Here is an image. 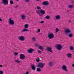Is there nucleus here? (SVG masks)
Segmentation results:
<instances>
[{"instance_id": "nucleus-17", "label": "nucleus", "mask_w": 74, "mask_h": 74, "mask_svg": "<svg viewBox=\"0 0 74 74\" xmlns=\"http://www.w3.org/2000/svg\"><path fill=\"white\" fill-rule=\"evenodd\" d=\"M55 18L56 19H59L60 18V17L59 15H57L56 16Z\"/></svg>"}, {"instance_id": "nucleus-32", "label": "nucleus", "mask_w": 74, "mask_h": 74, "mask_svg": "<svg viewBox=\"0 0 74 74\" xmlns=\"http://www.w3.org/2000/svg\"><path fill=\"white\" fill-rule=\"evenodd\" d=\"M14 55L15 56H17V55H18V52H16L14 53Z\"/></svg>"}, {"instance_id": "nucleus-33", "label": "nucleus", "mask_w": 74, "mask_h": 74, "mask_svg": "<svg viewBox=\"0 0 74 74\" xmlns=\"http://www.w3.org/2000/svg\"><path fill=\"white\" fill-rule=\"evenodd\" d=\"M56 32H59V29L56 28Z\"/></svg>"}, {"instance_id": "nucleus-19", "label": "nucleus", "mask_w": 74, "mask_h": 74, "mask_svg": "<svg viewBox=\"0 0 74 74\" xmlns=\"http://www.w3.org/2000/svg\"><path fill=\"white\" fill-rule=\"evenodd\" d=\"M29 31V30L27 29H23L21 31L22 32H27Z\"/></svg>"}, {"instance_id": "nucleus-49", "label": "nucleus", "mask_w": 74, "mask_h": 74, "mask_svg": "<svg viewBox=\"0 0 74 74\" xmlns=\"http://www.w3.org/2000/svg\"><path fill=\"white\" fill-rule=\"evenodd\" d=\"M16 1H18V0H16Z\"/></svg>"}, {"instance_id": "nucleus-8", "label": "nucleus", "mask_w": 74, "mask_h": 74, "mask_svg": "<svg viewBox=\"0 0 74 74\" xmlns=\"http://www.w3.org/2000/svg\"><path fill=\"white\" fill-rule=\"evenodd\" d=\"M62 69L66 71H68V70H67V66L65 65H63L62 66Z\"/></svg>"}, {"instance_id": "nucleus-42", "label": "nucleus", "mask_w": 74, "mask_h": 74, "mask_svg": "<svg viewBox=\"0 0 74 74\" xmlns=\"http://www.w3.org/2000/svg\"><path fill=\"white\" fill-rule=\"evenodd\" d=\"M36 47H38V44H36Z\"/></svg>"}, {"instance_id": "nucleus-13", "label": "nucleus", "mask_w": 74, "mask_h": 74, "mask_svg": "<svg viewBox=\"0 0 74 74\" xmlns=\"http://www.w3.org/2000/svg\"><path fill=\"white\" fill-rule=\"evenodd\" d=\"M21 18L22 19H25L26 18V16L25 14H23L21 15Z\"/></svg>"}, {"instance_id": "nucleus-40", "label": "nucleus", "mask_w": 74, "mask_h": 74, "mask_svg": "<svg viewBox=\"0 0 74 74\" xmlns=\"http://www.w3.org/2000/svg\"><path fill=\"white\" fill-rule=\"evenodd\" d=\"M44 21H42L40 22V23H44Z\"/></svg>"}, {"instance_id": "nucleus-47", "label": "nucleus", "mask_w": 74, "mask_h": 74, "mask_svg": "<svg viewBox=\"0 0 74 74\" xmlns=\"http://www.w3.org/2000/svg\"><path fill=\"white\" fill-rule=\"evenodd\" d=\"M66 12H69V11H66Z\"/></svg>"}, {"instance_id": "nucleus-1", "label": "nucleus", "mask_w": 74, "mask_h": 74, "mask_svg": "<svg viewBox=\"0 0 74 74\" xmlns=\"http://www.w3.org/2000/svg\"><path fill=\"white\" fill-rule=\"evenodd\" d=\"M45 66V63H39L37 66L40 68H42Z\"/></svg>"}, {"instance_id": "nucleus-45", "label": "nucleus", "mask_w": 74, "mask_h": 74, "mask_svg": "<svg viewBox=\"0 0 74 74\" xmlns=\"http://www.w3.org/2000/svg\"><path fill=\"white\" fill-rule=\"evenodd\" d=\"M0 21H2V19H1V18H0Z\"/></svg>"}, {"instance_id": "nucleus-9", "label": "nucleus", "mask_w": 74, "mask_h": 74, "mask_svg": "<svg viewBox=\"0 0 74 74\" xmlns=\"http://www.w3.org/2000/svg\"><path fill=\"white\" fill-rule=\"evenodd\" d=\"M42 4L44 5H49V2L47 1H44L43 2Z\"/></svg>"}, {"instance_id": "nucleus-25", "label": "nucleus", "mask_w": 74, "mask_h": 74, "mask_svg": "<svg viewBox=\"0 0 74 74\" xmlns=\"http://www.w3.org/2000/svg\"><path fill=\"white\" fill-rule=\"evenodd\" d=\"M32 40L35 41H36V38L34 37H33L32 38Z\"/></svg>"}, {"instance_id": "nucleus-20", "label": "nucleus", "mask_w": 74, "mask_h": 74, "mask_svg": "<svg viewBox=\"0 0 74 74\" xmlns=\"http://www.w3.org/2000/svg\"><path fill=\"white\" fill-rule=\"evenodd\" d=\"M32 70H36V67H35V66L33 65H32Z\"/></svg>"}, {"instance_id": "nucleus-12", "label": "nucleus", "mask_w": 74, "mask_h": 74, "mask_svg": "<svg viewBox=\"0 0 74 74\" xmlns=\"http://www.w3.org/2000/svg\"><path fill=\"white\" fill-rule=\"evenodd\" d=\"M67 56L68 58H71V57H72V54L71 53H69L67 54Z\"/></svg>"}, {"instance_id": "nucleus-10", "label": "nucleus", "mask_w": 74, "mask_h": 74, "mask_svg": "<svg viewBox=\"0 0 74 74\" xmlns=\"http://www.w3.org/2000/svg\"><path fill=\"white\" fill-rule=\"evenodd\" d=\"M33 51H34V49H30L28 50V52L30 53H32Z\"/></svg>"}, {"instance_id": "nucleus-7", "label": "nucleus", "mask_w": 74, "mask_h": 74, "mask_svg": "<svg viewBox=\"0 0 74 74\" xmlns=\"http://www.w3.org/2000/svg\"><path fill=\"white\" fill-rule=\"evenodd\" d=\"M25 58V56L23 54H20V58L22 60H23Z\"/></svg>"}, {"instance_id": "nucleus-6", "label": "nucleus", "mask_w": 74, "mask_h": 74, "mask_svg": "<svg viewBox=\"0 0 74 74\" xmlns=\"http://www.w3.org/2000/svg\"><path fill=\"white\" fill-rule=\"evenodd\" d=\"M56 48L58 50H60L62 48V45H57Z\"/></svg>"}, {"instance_id": "nucleus-4", "label": "nucleus", "mask_w": 74, "mask_h": 74, "mask_svg": "<svg viewBox=\"0 0 74 74\" xmlns=\"http://www.w3.org/2000/svg\"><path fill=\"white\" fill-rule=\"evenodd\" d=\"M2 3L5 5L8 4V0H2Z\"/></svg>"}, {"instance_id": "nucleus-14", "label": "nucleus", "mask_w": 74, "mask_h": 74, "mask_svg": "<svg viewBox=\"0 0 74 74\" xmlns=\"http://www.w3.org/2000/svg\"><path fill=\"white\" fill-rule=\"evenodd\" d=\"M40 13L42 14V15H44L45 14V11L42 10H40Z\"/></svg>"}, {"instance_id": "nucleus-41", "label": "nucleus", "mask_w": 74, "mask_h": 74, "mask_svg": "<svg viewBox=\"0 0 74 74\" xmlns=\"http://www.w3.org/2000/svg\"><path fill=\"white\" fill-rule=\"evenodd\" d=\"M3 67V65H0V67Z\"/></svg>"}, {"instance_id": "nucleus-39", "label": "nucleus", "mask_w": 74, "mask_h": 74, "mask_svg": "<svg viewBox=\"0 0 74 74\" xmlns=\"http://www.w3.org/2000/svg\"><path fill=\"white\" fill-rule=\"evenodd\" d=\"M26 2H29V0H25Z\"/></svg>"}, {"instance_id": "nucleus-2", "label": "nucleus", "mask_w": 74, "mask_h": 74, "mask_svg": "<svg viewBox=\"0 0 74 74\" xmlns=\"http://www.w3.org/2000/svg\"><path fill=\"white\" fill-rule=\"evenodd\" d=\"M9 22L10 25H14V21L12 19V18H10L9 20Z\"/></svg>"}, {"instance_id": "nucleus-5", "label": "nucleus", "mask_w": 74, "mask_h": 74, "mask_svg": "<svg viewBox=\"0 0 74 74\" xmlns=\"http://www.w3.org/2000/svg\"><path fill=\"white\" fill-rule=\"evenodd\" d=\"M54 34H49L48 35V38L49 39H52V38H53V37H54Z\"/></svg>"}, {"instance_id": "nucleus-28", "label": "nucleus", "mask_w": 74, "mask_h": 74, "mask_svg": "<svg viewBox=\"0 0 74 74\" xmlns=\"http://www.w3.org/2000/svg\"><path fill=\"white\" fill-rule=\"evenodd\" d=\"M37 71L39 72V71H41V69L40 68H37L36 70Z\"/></svg>"}, {"instance_id": "nucleus-3", "label": "nucleus", "mask_w": 74, "mask_h": 74, "mask_svg": "<svg viewBox=\"0 0 74 74\" xmlns=\"http://www.w3.org/2000/svg\"><path fill=\"white\" fill-rule=\"evenodd\" d=\"M18 39L20 41H23L25 40V37L23 36H21L18 37Z\"/></svg>"}, {"instance_id": "nucleus-22", "label": "nucleus", "mask_w": 74, "mask_h": 74, "mask_svg": "<svg viewBox=\"0 0 74 74\" xmlns=\"http://www.w3.org/2000/svg\"><path fill=\"white\" fill-rule=\"evenodd\" d=\"M39 49H41V50H42L43 48H42V46H39Z\"/></svg>"}, {"instance_id": "nucleus-27", "label": "nucleus", "mask_w": 74, "mask_h": 74, "mask_svg": "<svg viewBox=\"0 0 74 74\" xmlns=\"http://www.w3.org/2000/svg\"><path fill=\"white\" fill-rule=\"evenodd\" d=\"M50 18V17L49 16H47L46 17V18L47 19H49Z\"/></svg>"}, {"instance_id": "nucleus-46", "label": "nucleus", "mask_w": 74, "mask_h": 74, "mask_svg": "<svg viewBox=\"0 0 74 74\" xmlns=\"http://www.w3.org/2000/svg\"><path fill=\"white\" fill-rule=\"evenodd\" d=\"M50 52L51 53H52V51L50 50Z\"/></svg>"}, {"instance_id": "nucleus-11", "label": "nucleus", "mask_w": 74, "mask_h": 74, "mask_svg": "<svg viewBox=\"0 0 74 74\" xmlns=\"http://www.w3.org/2000/svg\"><path fill=\"white\" fill-rule=\"evenodd\" d=\"M65 33L67 34L68 33H71V31H70V29H66L65 30Z\"/></svg>"}, {"instance_id": "nucleus-24", "label": "nucleus", "mask_w": 74, "mask_h": 74, "mask_svg": "<svg viewBox=\"0 0 74 74\" xmlns=\"http://www.w3.org/2000/svg\"><path fill=\"white\" fill-rule=\"evenodd\" d=\"M73 7V5H69L68 7L69 8H72Z\"/></svg>"}, {"instance_id": "nucleus-35", "label": "nucleus", "mask_w": 74, "mask_h": 74, "mask_svg": "<svg viewBox=\"0 0 74 74\" xmlns=\"http://www.w3.org/2000/svg\"><path fill=\"white\" fill-rule=\"evenodd\" d=\"M52 65V62H50L49 64V65L51 66Z\"/></svg>"}, {"instance_id": "nucleus-36", "label": "nucleus", "mask_w": 74, "mask_h": 74, "mask_svg": "<svg viewBox=\"0 0 74 74\" xmlns=\"http://www.w3.org/2000/svg\"><path fill=\"white\" fill-rule=\"evenodd\" d=\"M38 53H41V51H40V50H38Z\"/></svg>"}, {"instance_id": "nucleus-37", "label": "nucleus", "mask_w": 74, "mask_h": 74, "mask_svg": "<svg viewBox=\"0 0 74 74\" xmlns=\"http://www.w3.org/2000/svg\"><path fill=\"white\" fill-rule=\"evenodd\" d=\"M3 71H0V74H3Z\"/></svg>"}, {"instance_id": "nucleus-48", "label": "nucleus", "mask_w": 74, "mask_h": 74, "mask_svg": "<svg viewBox=\"0 0 74 74\" xmlns=\"http://www.w3.org/2000/svg\"><path fill=\"white\" fill-rule=\"evenodd\" d=\"M36 0V1H39V0Z\"/></svg>"}, {"instance_id": "nucleus-34", "label": "nucleus", "mask_w": 74, "mask_h": 74, "mask_svg": "<svg viewBox=\"0 0 74 74\" xmlns=\"http://www.w3.org/2000/svg\"><path fill=\"white\" fill-rule=\"evenodd\" d=\"M10 4H13V1H10Z\"/></svg>"}, {"instance_id": "nucleus-15", "label": "nucleus", "mask_w": 74, "mask_h": 74, "mask_svg": "<svg viewBox=\"0 0 74 74\" xmlns=\"http://www.w3.org/2000/svg\"><path fill=\"white\" fill-rule=\"evenodd\" d=\"M47 51H50L52 50V48L51 47H47Z\"/></svg>"}, {"instance_id": "nucleus-16", "label": "nucleus", "mask_w": 74, "mask_h": 74, "mask_svg": "<svg viewBox=\"0 0 74 74\" xmlns=\"http://www.w3.org/2000/svg\"><path fill=\"white\" fill-rule=\"evenodd\" d=\"M24 27L25 28V29H27V28L29 27V24H25L24 25Z\"/></svg>"}, {"instance_id": "nucleus-44", "label": "nucleus", "mask_w": 74, "mask_h": 74, "mask_svg": "<svg viewBox=\"0 0 74 74\" xmlns=\"http://www.w3.org/2000/svg\"><path fill=\"white\" fill-rule=\"evenodd\" d=\"M72 66L74 67V64H72Z\"/></svg>"}, {"instance_id": "nucleus-23", "label": "nucleus", "mask_w": 74, "mask_h": 74, "mask_svg": "<svg viewBox=\"0 0 74 74\" xmlns=\"http://www.w3.org/2000/svg\"><path fill=\"white\" fill-rule=\"evenodd\" d=\"M68 36L69 37H73V34L71 33V34H70L69 35H68Z\"/></svg>"}, {"instance_id": "nucleus-18", "label": "nucleus", "mask_w": 74, "mask_h": 74, "mask_svg": "<svg viewBox=\"0 0 74 74\" xmlns=\"http://www.w3.org/2000/svg\"><path fill=\"white\" fill-rule=\"evenodd\" d=\"M69 49L71 51H73L74 49V47L72 46H71L69 47Z\"/></svg>"}, {"instance_id": "nucleus-26", "label": "nucleus", "mask_w": 74, "mask_h": 74, "mask_svg": "<svg viewBox=\"0 0 74 74\" xmlns=\"http://www.w3.org/2000/svg\"><path fill=\"white\" fill-rule=\"evenodd\" d=\"M41 8L40 6H38L37 7V10H41Z\"/></svg>"}, {"instance_id": "nucleus-38", "label": "nucleus", "mask_w": 74, "mask_h": 74, "mask_svg": "<svg viewBox=\"0 0 74 74\" xmlns=\"http://www.w3.org/2000/svg\"><path fill=\"white\" fill-rule=\"evenodd\" d=\"M38 32H40V29H38Z\"/></svg>"}, {"instance_id": "nucleus-43", "label": "nucleus", "mask_w": 74, "mask_h": 74, "mask_svg": "<svg viewBox=\"0 0 74 74\" xmlns=\"http://www.w3.org/2000/svg\"><path fill=\"white\" fill-rule=\"evenodd\" d=\"M68 22H71V21L70 20H69L68 21Z\"/></svg>"}, {"instance_id": "nucleus-31", "label": "nucleus", "mask_w": 74, "mask_h": 74, "mask_svg": "<svg viewBox=\"0 0 74 74\" xmlns=\"http://www.w3.org/2000/svg\"><path fill=\"white\" fill-rule=\"evenodd\" d=\"M29 71H27L26 73H24V74H29Z\"/></svg>"}, {"instance_id": "nucleus-21", "label": "nucleus", "mask_w": 74, "mask_h": 74, "mask_svg": "<svg viewBox=\"0 0 74 74\" xmlns=\"http://www.w3.org/2000/svg\"><path fill=\"white\" fill-rule=\"evenodd\" d=\"M40 10H37L36 11V12L38 15L40 14Z\"/></svg>"}, {"instance_id": "nucleus-29", "label": "nucleus", "mask_w": 74, "mask_h": 74, "mask_svg": "<svg viewBox=\"0 0 74 74\" xmlns=\"http://www.w3.org/2000/svg\"><path fill=\"white\" fill-rule=\"evenodd\" d=\"M36 60L37 62H40V58H38L36 59Z\"/></svg>"}, {"instance_id": "nucleus-30", "label": "nucleus", "mask_w": 74, "mask_h": 74, "mask_svg": "<svg viewBox=\"0 0 74 74\" xmlns=\"http://www.w3.org/2000/svg\"><path fill=\"white\" fill-rule=\"evenodd\" d=\"M15 62H16L17 63H19L20 62V61L18 60H15Z\"/></svg>"}]
</instances>
